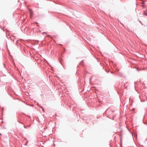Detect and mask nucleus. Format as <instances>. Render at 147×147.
<instances>
[{"instance_id":"1","label":"nucleus","mask_w":147,"mask_h":147,"mask_svg":"<svg viewBox=\"0 0 147 147\" xmlns=\"http://www.w3.org/2000/svg\"><path fill=\"white\" fill-rule=\"evenodd\" d=\"M29 11L30 13V18H32V16L33 15V11H32V10L31 9H29Z\"/></svg>"},{"instance_id":"2","label":"nucleus","mask_w":147,"mask_h":147,"mask_svg":"<svg viewBox=\"0 0 147 147\" xmlns=\"http://www.w3.org/2000/svg\"><path fill=\"white\" fill-rule=\"evenodd\" d=\"M144 3H145L144 2V1H143V2H142V4H144Z\"/></svg>"},{"instance_id":"3","label":"nucleus","mask_w":147,"mask_h":147,"mask_svg":"<svg viewBox=\"0 0 147 147\" xmlns=\"http://www.w3.org/2000/svg\"><path fill=\"white\" fill-rule=\"evenodd\" d=\"M0 135H1V134H0Z\"/></svg>"},{"instance_id":"4","label":"nucleus","mask_w":147,"mask_h":147,"mask_svg":"<svg viewBox=\"0 0 147 147\" xmlns=\"http://www.w3.org/2000/svg\"><path fill=\"white\" fill-rule=\"evenodd\" d=\"M146 15L147 16V14H146Z\"/></svg>"}]
</instances>
